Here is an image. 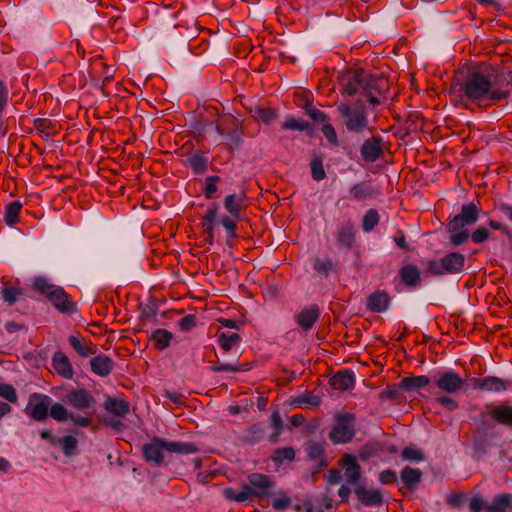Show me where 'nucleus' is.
Segmentation results:
<instances>
[{
  "mask_svg": "<svg viewBox=\"0 0 512 512\" xmlns=\"http://www.w3.org/2000/svg\"><path fill=\"white\" fill-rule=\"evenodd\" d=\"M401 457L405 461L420 462L424 459L423 453L416 447H406L401 453Z\"/></svg>",
  "mask_w": 512,
  "mask_h": 512,
  "instance_id": "nucleus-56",
  "label": "nucleus"
},
{
  "mask_svg": "<svg viewBox=\"0 0 512 512\" xmlns=\"http://www.w3.org/2000/svg\"><path fill=\"white\" fill-rule=\"evenodd\" d=\"M398 276L407 286H416L421 281V271L414 264H407L399 269Z\"/></svg>",
  "mask_w": 512,
  "mask_h": 512,
  "instance_id": "nucleus-25",
  "label": "nucleus"
},
{
  "mask_svg": "<svg viewBox=\"0 0 512 512\" xmlns=\"http://www.w3.org/2000/svg\"><path fill=\"white\" fill-rule=\"evenodd\" d=\"M164 450H167V440L155 437L151 442L146 443L142 447L144 459L147 462H153L159 466L164 459Z\"/></svg>",
  "mask_w": 512,
  "mask_h": 512,
  "instance_id": "nucleus-10",
  "label": "nucleus"
},
{
  "mask_svg": "<svg viewBox=\"0 0 512 512\" xmlns=\"http://www.w3.org/2000/svg\"><path fill=\"white\" fill-rule=\"evenodd\" d=\"M375 195L372 185L366 182L354 184L348 192V198L353 201H362Z\"/></svg>",
  "mask_w": 512,
  "mask_h": 512,
  "instance_id": "nucleus-26",
  "label": "nucleus"
},
{
  "mask_svg": "<svg viewBox=\"0 0 512 512\" xmlns=\"http://www.w3.org/2000/svg\"><path fill=\"white\" fill-rule=\"evenodd\" d=\"M486 412L497 423L512 427V406L489 403L486 405Z\"/></svg>",
  "mask_w": 512,
  "mask_h": 512,
  "instance_id": "nucleus-16",
  "label": "nucleus"
},
{
  "mask_svg": "<svg viewBox=\"0 0 512 512\" xmlns=\"http://www.w3.org/2000/svg\"><path fill=\"white\" fill-rule=\"evenodd\" d=\"M365 79L358 73H347L342 77V93L348 96L364 92Z\"/></svg>",
  "mask_w": 512,
  "mask_h": 512,
  "instance_id": "nucleus-15",
  "label": "nucleus"
},
{
  "mask_svg": "<svg viewBox=\"0 0 512 512\" xmlns=\"http://www.w3.org/2000/svg\"><path fill=\"white\" fill-rule=\"evenodd\" d=\"M430 378L426 375L405 377L399 382V387L404 390H418L428 386Z\"/></svg>",
  "mask_w": 512,
  "mask_h": 512,
  "instance_id": "nucleus-33",
  "label": "nucleus"
},
{
  "mask_svg": "<svg viewBox=\"0 0 512 512\" xmlns=\"http://www.w3.org/2000/svg\"><path fill=\"white\" fill-rule=\"evenodd\" d=\"M320 317V309L313 304L302 309L296 315V323L305 332L309 331Z\"/></svg>",
  "mask_w": 512,
  "mask_h": 512,
  "instance_id": "nucleus-17",
  "label": "nucleus"
},
{
  "mask_svg": "<svg viewBox=\"0 0 512 512\" xmlns=\"http://www.w3.org/2000/svg\"><path fill=\"white\" fill-rule=\"evenodd\" d=\"M64 455L72 456L76 454L78 440L72 435H66L58 440Z\"/></svg>",
  "mask_w": 512,
  "mask_h": 512,
  "instance_id": "nucleus-48",
  "label": "nucleus"
},
{
  "mask_svg": "<svg viewBox=\"0 0 512 512\" xmlns=\"http://www.w3.org/2000/svg\"><path fill=\"white\" fill-rule=\"evenodd\" d=\"M289 403L293 407L304 409L307 407H318L321 403V399L313 392L307 391L295 397H291Z\"/></svg>",
  "mask_w": 512,
  "mask_h": 512,
  "instance_id": "nucleus-27",
  "label": "nucleus"
},
{
  "mask_svg": "<svg viewBox=\"0 0 512 512\" xmlns=\"http://www.w3.org/2000/svg\"><path fill=\"white\" fill-rule=\"evenodd\" d=\"M188 164L195 174H200L207 170L208 159L203 155L193 154L189 157Z\"/></svg>",
  "mask_w": 512,
  "mask_h": 512,
  "instance_id": "nucleus-47",
  "label": "nucleus"
},
{
  "mask_svg": "<svg viewBox=\"0 0 512 512\" xmlns=\"http://www.w3.org/2000/svg\"><path fill=\"white\" fill-rule=\"evenodd\" d=\"M386 81L384 79L369 78L365 79L363 94L367 97L371 105L380 104V96L385 89Z\"/></svg>",
  "mask_w": 512,
  "mask_h": 512,
  "instance_id": "nucleus-20",
  "label": "nucleus"
},
{
  "mask_svg": "<svg viewBox=\"0 0 512 512\" xmlns=\"http://www.w3.org/2000/svg\"><path fill=\"white\" fill-rule=\"evenodd\" d=\"M462 99L466 104L481 109L489 108L508 98L509 91L503 89L494 73L469 72L460 84Z\"/></svg>",
  "mask_w": 512,
  "mask_h": 512,
  "instance_id": "nucleus-1",
  "label": "nucleus"
},
{
  "mask_svg": "<svg viewBox=\"0 0 512 512\" xmlns=\"http://www.w3.org/2000/svg\"><path fill=\"white\" fill-rule=\"evenodd\" d=\"M401 387L396 385L387 386L383 391H381L379 397L381 400H396L399 397V390Z\"/></svg>",
  "mask_w": 512,
  "mask_h": 512,
  "instance_id": "nucleus-60",
  "label": "nucleus"
},
{
  "mask_svg": "<svg viewBox=\"0 0 512 512\" xmlns=\"http://www.w3.org/2000/svg\"><path fill=\"white\" fill-rule=\"evenodd\" d=\"M480 212L481 209L473 202L463 204L460 213L449 221L450 226L453 230H459L473 225L479 220Z\"/></svg>",
  "mask_w": 512,
  "mask_h": 512,
  "instance_id": "nucleus-7",
  "label": "nucleus"
},
{
  "mask_svg": "<svg viewBox=\"0 0 512 512\" xmlns=\"http://www.w3.org/2000/svg\"><path fill=\"white\" fill-rule=\"evenodd\" d=\"M54 371L66 380H70L74 376V369L69 358L62 352L57 351L53 354L51 360Z\"/></svg>",
  "mask_w": 512,
  "mask_h": 512,
  "instance_id": "nucleus-18",
  "label": "nucleus"
},
{
  "mask_svg": "<svg viewBox=\"0 0 512 512\" xmlns=\"http://www.w3.org/2000/svg\"><path fill=\"white\" fill-rule=\"evenodd\" d=\"M236 219L232 218L231 216H223L220 220L222 226L226 229L229 237H235L236 236Z\"/></svg>",
  "mask_w": 512,
  "mask_h": 512,
  "instance_id": "nucleus-62",
  "label": "nucleus"
},
{
  "mask_svg": "<svg viewBox=\"0 0 512 512\" xmlns=\"http://www.w3.org/2000/svg\"><path fill=\"white\" fill-rule=\"evenodd\" d=\"M248 483L253 496H268L270 489L274 486L273 481L267 475L252 473L248 476Z\"/></svg>",
  "mask_w": 512,
  "mask_h": 512,
  "instance_id": "nucleus-12",
  "label": "nucleus"
},
{
  "mask_svg": "<svg viewBox=\"0 0 512 512\" xmlns=\"http://www.w3.org/2000/svg\"><path fill=\"white\" fill-rule=\"evenodd\" d=\"M22 209V203L18 200L8 203L5 207L4 222L8 226H13L19 220V214Z\"/></svg>",
  "mask_w": 512,
  "mask_h": 512,
  "instance_id": "nucleus-36",
  "label": "nucleus"
},
{
  "mask_svg": "<svg viewBox=\"0 0 512 512\" xmlns=\"http://www.w3.org/2000/svg\"><path fill=\"white\" fill-rule=\"evenodd\" d=\"M70 413L68 409L61 403H54L49 407L48 416L58 422H65L69 420Z\"/></svg>",
  "mask_w": 512,
  "mask_h": 512,
  "instance_id": "nucleus-46",
  "label": "nucleus"
},
{
  "mask_svg": "<svg viewBox=\"0 0 512 512\" xmlns=\"http://www.w3.org/2000/svg\"><path fill=\"white\" fill-rule=\"evenodd\" d=\"M68 404L79 411L93 410L96 400L90 391L84 388H75L66 395Z\"/></svg>",
  "mask_w": 512,
  "mask_h": 512,
  "instance_id": "nucleus-8",
  "label": "nucleus"
},
{
  "mask_svg": "<svg viewBox=\"0 0 512 512\" xmlns=\"http://www.w3.org/2000/svg\"><path fill=\"white\" fill-rule=\"evenodd\" d=\"M167 451L183 455L194 454L198 452V448L191 442L167 441Z\"/></svg>",
  "mask_w": 512,
  "mask_h": 512,
  "instance_id": "nucleus-37",
  "label": "nucleus"
},
{
  "mask_svg": "<svg viewBox=\"0 0 512 512\" xmlns=\"http://www.w3.org/2000/svg\"><path fill=\"white\" fill-rule=\"evenodd\" d=\"M52 399L45 394L32 393L29 396L25 413L34 421L43 422L48 418V411Z\"/></svg>",
  "mask_w": 512,
  "mask_h": 512,
  "instance_id": "nucleus-5",
  "label": "nucleus"
},
{
  "mask_svg": "<svg viewBox=\"0 0 512 512\" xmlns=\"http://www.w3.org/2000/svg\"><path fill=\"white\" fill-rule=\"evenodd\" d=\"M250 369V365L248 363L238 364V363H220L218 362L214 366L210 367L212 372H244Z\"/></svg>",
  "mask_w": 512,
  "mask_h": 512,
  "instance_id": "nucleus-44",
  "label": "nucleus"
},
{
  "mask_svg": "<svg viewBox=\"0 0 512 512\" xmlns=\"http://www.w3.org/2000/svg\"><path fill=\"white\" fill-rule=\"evenodd\" d=\"M295 458V451L291 447L279 448L274 451L272 460L276 464H283L285 461H292Z\"/></svg>",
  "mask_w": 512,
  "mask_h": 512,
  "instance_id": "nucleus-53",
  "label": "nucleus"
},
{
  "mask_svg": "<svg viewBox=\"0 0 512 512\" xmlns=\"http://www.w3.org/2000/svg\"><path fill=\"white\" fill-rule=\"evenodd\" d=\"M284 130L305 131L309 128V123L293 116H288L282 124Z\"/></svg>",
  "mask_w": 512,
  "mask_h": 512,
  "instance_id": "nucleus-54",
  "label": "nucleus"
},
{
  "mask_svg": "<svg viewBox=\"0 0 512 512\" xmlns=\"http://www.w3.org/2000/svg\"><path fill=\"white\" fill-rule=\"evenodd\" d=\"M104 408L110 414L122 418L129 413L130 404L124 399L108 397L104 401Z\"/></svg>",
  "mask_w": 512,
  "mask_h": 512,
  "instance_id": "nucleus-24",
  "label": "nucleus"
},
{
  "mask_svg": "<svg viewBox=\"0 0 512 512\" xmlns=\"http://www.w3.org/2000/svg\"><path fill=\"white\" fill-rule=\"evenodd\" d=\"M311 174L312 178L316 181H321L326 177V173L323 167L322 160L320 158H314L311 163Z\"/></svg>",
  "mask_w": 512,
  "mask_h": 512,
  "instance_id": "nucleus-57",
  "label": "nucleus"
},
{
  "mask_svg": "<svg viewBox=\"0 0 512 512\" xmlns=\"http://www.w3.org/2000/svg\"><path fill=\"white\" fill-rule=\"evenodd\" d=\"M334 263L330 258H316L313 261V270L318 274L324 275L327 277L329 273L334 269Z\"/></svg>",
  "mask_w": 512,
  "mask_h": 512,
  "instance_id": "nucleus-50",
  "label": "nucleus"
},
{
  "mask_svg": "<svg viewBox=\"0 0 512 512\" xmlns=\"http://www.w3.org/2000/svg\"><path fill=\"white\" fill-rule=\"evenodd\" d=\"M68 341L71 347L82 357H88L89 355L94 353L89 346L82 343L80 339L74 335H71L68 338Z\"/></svg>",
  "mask_w": 512,
  "mask_h": 512,
  "instance_id": "nucleus-55",
  "label": "nucleus"
},
{
  "mask_svg": "<svg viewBox=\"0 0 512 512\" xmlns=\"http://www.w3.org/2000/svg\"><path fill=\"white\" fill-rule=\"evenodd\" d=\"M465 264V257L459 252H451L440 259L431 260L427 263V271L434 276L445 274H456L462 271Z\"/></svg>",
  "mask_w": 512,
  "mask_h": 512,
  "instance_id": "nucleus-2",
  "label": "nucleus"
},
{
  "mask_svg": "<svg viewBox=\"0 0 512 512\" xmlns=\"http://www.w3.org/2000/svg\"><path fill=\"white\" fill-rule=\"evenodd\" d=\"M354 382V375L348 370L336 373L331 379L332 386L338 390L351 389L354 386Z\"/></svg>",
  "mask_w": 512,
  "mask_h": 512,
  "instance_id": "nucleus-30",
  "label": "nucleus"
},
{
  "mask_svg": "<svg viewBox=\"0 0 512 512\" xmlns=\"http://www.w3.org/2000/svg\"><path fill=\"white\" fill-rule=\"evenodd\" d=\"M380 216L376 209L371 208L366 211L362 219V229L365 232L372 231L379 223Z\"/></svg>",
  "mask_w": 512,
  "mask_h": 512,
  "instance_id": "nucleus-45",
  "label": "nucleus"
},
{
  "mask_svg": "<svg viewBox=\"0 0 512 512\" xmlns=\"http://www.w3.org/2000/svg\"><path fill=\"white\" fill-rule=\"evenodd\" d=\"M46 277H36L33 281V289L45 298L57 287Z\"/></svg>",
  "mask_w": 512,
  "mask_h": 512,
  "instance_id": "nucleus-43",
  "label": "nucleus"
},
{
  "mask_svg": "<svg viewBox=\"0 0 512 512\" xmlns=\"http://www.w3.org/2000/svg\"><path fill=\"white\" fill-rule=\"evenodd\" d=\"M447 229L450 234V243L454 246H460L464 244L469 238V232L465 229V227L459 230H453L450 226V223H448Z\"/></svg>",
  "mask_w": 512,
  "mask_h": 512,
  "instance_id": "nucleus-49",
  "label": "nucleus"
},
{
  "mask_svg": "<svg viewBox=\"0 0 512 512\" xmlns=\"http://www.w3.org/2000/svg\"><path fill=\"white\" fill-rule=\"evenodd\" d=\"M488 507L489 505H487L483 498L480 496H474L469 502V508L472 512H481L483 510L487 512Z\"/></svg>",
  "mask_w": 512,
  "mask_h": 512,
  "instance_id": "nucleus-63",
  "label": "nucleus"
},
{
  "mask_svg": "<svg viewBox=\"0 0 512 512\" xmlns=\"http://www.w3.org/2000/svg\"><path fill=\"white\" fill-rule=\"evenodd\" d=\"M472 385L475 389L495 393L512 390V380L502 379L496 376L473 378Z\"/></svg>",
  "mask_w": 512,
  "mask_h": 512,
  "instance_id": "nucleus-9",
  "label": "nucleus"
},
{
  "mask_svg": "<svg viewBox=\"0 0 512 512\" xmlns=\"http://www.w3.org/2000/svg\"><path fill=\"white\" fill-rule=\"evenodd\" d=\"M355 416L350 413L339 414L335 424L329 432V438L334 444H344L352 440L355 435Z\"/></svg>",
  "mask_w": 512,
  "mask_h": 512,
  "instance_id": "nucleus-4",
  "label": "nucleus"
},
{
  "mask_svg": "<svg viewBox=\"0 0 512 512\" xmlns=\"http://www.w3.org/2000/svg\"><path fill=\"white\" fill-rule=\"evenodd\" d=\"M355 494L357 499L367 507H378L383 504V495L381 490L372 488L367 489L365 487L359 486L355 489Z\"/></svg>",
  "mask_w": 512,
  "mask_h": 512,
  "instance_id": "nucleus-19",
  "label": "nucleus"
},
{
  "mask_svg": "<svg viewBox=\"0 0 512 512\" xmlns=\"http://www.w3.org/2000/svg\"><path fill=\"white\" fill-rule=\"evenodd\" d=\"M224 496L228 500H233L238 503H243L252 497L251 487L244 484L241 491H236L234 488L228 487L224 489Z\"/></svg>",
  "mask_w": 512,
  "mask_h": 512,
  "instance_id": "nucleus-35",
  "label": "nucleus"
},
{
  "mask_svg": "<svg viewBox=\"0 0 512 512\" xmlns=\"http://www.w3.org/2000/svg\"><path fill=\"white\" fill-rule=\"evenodd\" d=\"M0 397L10 403H16L18 399L15 388L10 384H0Z\"/></svg>",
  "mask_w": 512,
  "mask_h": 512,
  "instance_id": "nucleus-58",
  "label": "nucleus"
},
{
  "mask_svg": "<svg viewBox=\"0 0 512 512\" xmlns=\"http://www.w3.org/2000/svg\"><path fill=\"white\" fill-rule=\"evenodd\" d=\"M248 197L245 190L238 193H232L225 196L223 204L230 216L236 220L240 219V214L247 206Z\"/></svg>",
  "mask_w": 512,
  "mask_h": 512,
  "instance_id": "nucleus-11",
  "label": "nucleus"
},
{
  "mask_svg": "<svg viewBox=\"0 0 512 512\" xmlns=\"http://www.w3.org/2000/svg\"><path fill=\"white\" fill-rule=\"evenodd\" d=\"M390 297L385 291H375L366 300V308L374 313H382L389 307Z\"/></svg>",
  "mask_w": 512,
  "mask_h": 512,
  "instance_id": "nucleus-21",
  "label": "nucleus"
},
{
  "mask_svg": "<svg viewBox=\"0 0 512 512\" xmlns=\"http://www.w3.org/2000/svg\"><path fill=\"white\" fill-rule=\"evenodd\" d=\"M434 384L443 393L456 394L463 389L465 380L454 370H449L439 374Z\"/></svg>",
  "mask_w": 512,
  "mask_h": 512,
  "instance_id": "nucleus-6",
  "label": "nucleus"
},
{
  "mask_svg": "<svg viewBox=\"0 0 512 512\" xmlns=\"http://www.w3.org/2000/svg\"><path fill=\"white\" fill-rule=\"evenodd\" d=\"M269 426L273 430L269 436L270 441L275 443L284 429L283 420L279 411L272 412L269 418Z\"/></svg>",
  "mask_w": 512,
  "mask_h": 512,
  "instance_id": "nucleus-38",
  "label": "nucleus"
},
{
  "mask_svg": "<svg viewBox=\"0 0 512 512\" xmlns=\"http://www.w3.org/2000/svg\"><path fill=\"white\" fill-rule=\"evenodd\" d=\"M361 156L367 162H374L382 156L383 139L375 136L365 140L361 146Z\"/></svg>",
  "mask_w": 512,
  "mask_h": 512,
  "instance_id": "nucleus-13",
  "label": "nucleus"
},
{
  "mask_svg": "<svg viewBox=\"0 0 512 512\" xmlns=\"http://www.w3.org/2000/svg\"><path fill=\"white\" fill-rule=\"evenodd\" d=\"M220 180L221 178L218 175H210L205 178L202 192L207 200H212L215 198L218 191L217 184L220 182Z\"/></svg>",
  "mask_w": 512,
  "mask_h": 512,
  "instance_id": "nucleus-42",
  "label": "nucleus"
},
{
  "mask_svg": "<svg viewBox=\"0 0 512 512\" xmlns=\"http://www.w3.org/2000/svg\"><path fill=\"white\" fill-rule=\"evenodd\" d=\"M325 449L323 444L313 442L307 447V454L311 459L318 460L322 466H325Z\"/></svg>",
  "mask_w": 512,
  "mask_h": 512,
  "instance_id": "nucleus-51",
  "label": "nucleus"
},
{
  "mask_svg": "<svg viewBox=\"0 0 512 512\" xmlns=\"http://www.w3.org/2000/svg\"><path fill=\"white\" fill-rule=\"evenodd\" d=\"M435 401L449 411H454L459 407V403L447 395H437Z\"/></svg>",
  "mask_w": 512,
  "mask_h": 512,
  "instance_id": "nucleus-59",
  "label": "nucleus"
},
{
  "mask_svg": "<svg viewBox=\"0 0 512 512\" xmlns=\"http://www.w3.org/2000/svg\"><path fill=\"white\" fill-rule=\"evenodd\" d=\"M422 473L419 469L411 468V467H405L401 471V486L399 487V490L401 492H404V489L406 490H412L418 487L420 481H421Z\"/></svg>",
  "mask_w": 512,
  "mask_h": 512,
  "instance_id": "nucleus-23",
  "label": "nucleus"
},
{
  "mask_svg": "<svg viewBox=\"0 0 512 512\" xmlns=\"http://www.w3.org/2000/svg\"><path fill=\"white\" fill-rule=\"evenodd\" d=\"M57 296H55L50 302L55 309L61 313H70L73 309V302L70 300L69 295L63 288L56 289Z\"/></svg>",
  "mask_w": 512,
  "mask_h": 512,
  "instance_id": "nucleus-32",
  "label": "nucleus"
},
{
  "mask_svg": "<svg viewBox=\"0 0 512 512\" xmlns=\"http://www.w3.org/2000/svg\"><path fill=\"white\" fill-rule=\"evenodd\" d=\"M173 335L171 332L164 329H157L151 335V339L154 342V346L158 350H163L170 345Z\"/></svg>",
  "mask_w": 512,
  "mask_h": 512,
  "instance_id": "nucleus-40",
  "label": "nucleus"
},
{
  "mask_svg": "<svg viewBox=\"0 0 512 512\" xmlns=\"http://www.w3.org/2000/svg\"><path fill=\"white\" fill-rule=\"evenodd\" d=\"M340 465L344 470L346 481L352 485L357 484L361 476V466L356 458L351 454H345L340 460Z\"/></svg>",
  "mask_w": 512,
  "mask_h": 512,
  "instance_id": "nucleus-14",
  "label": "nucleus"
},
{
  "mask_svg": "<svg viewBox=\"0 0 512 512\" xmlns=\"http://www.w3.org/2000/svg\"><path fill=\"white\" fill-rule=\"evenodd\" d=\"M216 336L219 346L225 353L229 352L234 345L239 344L241 341L240 335L235 332H218Z\"/></svg>",
  "mask_w": 512,
  "mask_h": 512,
  "instance_id": "nucleus-34",
  "label": "nucleus"
},
{
  "mask_svg": "<svg viewBox=\"0 0 512 512\" xmlns=\"http://www.w3.org/2000/svg\"><path fill=\"white\" fill-rule=\"evenodd\" d=\"M489 236V230L484 226H480L471 234V240L475 244H480L485 242L489 238Z\"/></svg>",
  "mask_w": 512,
  "mask_h": 512,
  "instance_id": "nucleus-61",
  "label": "nucleus"
},
{
  "mask_svg": "<svg viewBox=\"0 0 512 512\" xmlns=\"http://www.w3.org/2000/svg\"><path fill=\"white\" fill-rule=\"evenodd\" d=\"M337 110L343 118L344 125L348 131L361 133L367 128V112L364 108H354L346 103H341L338 105Z\"/></svg>",
  "mask_w": 512,
  "mask_h": 512,
  "instance_id": "nucleus-3",
  "label": "nucleus"
},
{
  "mask_svg": "<svg viewBox=\"0 0 512 512\" xmlns=\"http://www.w3.org/2000/svg\"><path fill=\"white\" fill-rule=\"evenodd\" d=\"M215 129L221 136H226L227 144L230 148H238L242 143L243 131L240 128L235 129L230 134L226 135L225 129L220 124H216Z\"/></svg>",
  "mask_w": 512,
  "mask_h": 512,
  "instance_id": "nucleus-39",
  "label": "nucleus"
},
{
  "mask_svg": "<svg viewBox=\"0 0 512 512\" xmlns=\"http://www.w3.org/2000/svg\"><path fill=\"white\" fill-rule=\"evenodd\" d=\"M23 294L24 290L22 288L8 284H5L1 290L3 300L10 306L14 305Z\"/></svg>",
  "mask_w": 512,
  "mask_h": 512,
  "instance_id": "nucleus-41",
  "label": "nucleus"
},
{
  "mask_svg": "<svg viewBox=\"0 0 512 512\" xmlns=\"http://www.w3.org/2000/svg\"><path fill=\"white\" fill-rule=\"evenodd\" d=\"M355 242V229L352 223L342 226L337 234V244L345 249H350Z\"/></svg>",
  "mask_w": 512,
  "mask_h": 512,
  "instance_id": "nucleus-29",
  "label": "nucleus"
},
{
  "mask_svg": "<svg viewBox=\"0 0 512 512\" xmlns=\"http://www.w3.org/2000/svg\"><path fill=\"white\" fill-rule=\"evenodd\" d=\"M278 114L275 109L272 108H263L257 107L254 112V118L263 122L264 124H269L277 118Z\"/></svg>",
  "mask_w": 512,
  "mask_h": 512,
  "instance_id": "nucleus-52",
  "label": "nucleus"
},
{
  "mask_svg": "<svg viewBox=\"0 0 512 512\" xmlns=\"http://www.w3.org/2000/svg\"><path fill=\"white\" fill-rule=\"evenodd\" d=\"M178 326L181 331H189L196 326V317L192 314L185 315L179 320Z\"/></svg>",
  "mask_w": 512,
  "mask_h": 512,
  "instance_id": "nucleus-64",
  "label": "nucleus"
},
{
  "mask_svg": "<svg viewBox=\"0 0 512 512\" xmlns=\"http://www.w3.org/2000/svg\"><path fill=\"white\" fill-rule=\"evenodd\" d=\"M218 210V203L212 202L209 204L204 216L202 217L203 228L206 235L212 236V234H214V223Z\"/></svg>",
  "mask_w": 512,
  "mask_h": 512,
  "instance_id": "nucleus-31",
  "label": "nucleus"
},
{
  "mask_svg": "<svg viewBox=\"0 0 512 512\" xmlns=\"http://www.w3.org/2000/svg\"><path fill=\"white\" fill-rule=\"evenodd\" d=\"M90 367L97 376L107 377L114 368V362L109 356L100 354L90 360Z\"/></svg>",
  "mask_w": 512,
  "mask_h": 512,
  "instance_id": "nucleus-22",
  "label": "nucleus"
},
{
  "mask_svg": "<svg viewBox=\"0 0 512 512\" xmlns=\"http://www.w3.org/2000/svg\"><path fill=\"white\" fill-rule=\"evenodd\" d=\"M487 512H507L512 511V494L501 493L494 497L493 502L489 504Z\"/></svg>",
  "mask_w": 512,
  "mask_h": 512,
  "instance_id": "nucleus-28",
  "label": "nucleus"
}]
</instances>
